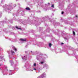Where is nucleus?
Segmentation results:
<instances>
[{"label":"nucleus","mask_w":78,"mask_h":78,"mask_svg":"<svg viewBox=\"0 0 78 78\" xmlns=\"http://www.w3.org/2000/svg\"><path fill=\"white\" fill-rule=\"evenodd\" d=\"M37 78H43V77H42V76H39V77H38Z\"/></svg>","instance_id":"obj_9"},{"label":"nucleus","mask_w":78,"mask_h":78,"mask_svg":"<svg viewBox=\"0 0 78 78\" xmlns=\"http://www.w3.org/2000/svg\"><path fill=\"white\" fill-rule=\"evenodd\" d=\"M22 59L25 60L27 59V56H24V57L22 58Z\"/></svg>","instance_id":"obj_3"},{"label":"nucleus","mask_w":78,"mask_h":78,"mask_svg":"<svg viewBox=\"0 0 78 78\" xmlns=\"http://www.w3.org/2000/svg\"><path fill=\"white\" fill-rule=\"evenodd\" d=\"M13 64H14V63H12V65H13Z\"/></svg>","instance_id":"obj_19"},{"label":"nucleus","mask_w":78,"mask_h":78,"mask_svg":"<svg viewBox=\"0 0 78 78\" xmlns=\"http://www.w3.org/2000/svg\"><path fill=\"white\" fill-rule=\"evenodd\" d=\"M61 44H64V43H62Z\"/></svg>","instance_id":"obj_18"},{"label":"nucleus","mask_w":78,"mask_h":78,"mask_svg":"<svg viewBox=\"0 0 78 78\" xmlns=\"http://www.w3.org/2000/svg\"><path fill=\"white\" fill-rule=\"evenodd\" d=\"M34 70H36V68H34Z\"/></svg>","instance_id":"obj_17"},{"label":"nucleus","mask_w":78,"mask_h":78,"mask_svg":"<svg viewBox=\"0 0 78 78\" xmlns=\"http://www.w3.org/2000/svg\"><path fill=\"white\" fill-rule=\"evenodd\" d=\"M16 28L17 29V30H21V28H18L17 27H16Z\"/></svg>","instance_id":"obj_4"},{"label":"nucleus","mask_w":78,"mask_h":78,"mask_svg":"<svg viewBox=\"0 0 78 78\" xmlns=\"http://www.w3.org/2000/svg\"><path fill=\"white\" fill-rule=\"evenodd\" d=\"M62 14H64V12H62Z\"/></svg>","instance_id":"obj_13"},{"label":"nucleus","mask_w":78,"mask_h":78,"mask_svg":"<svg viewBox=\"0 0 78 78\" xmlns=\"http://www.w3.org/2000/svg\"><path fill=\"white\" fill-rule=\"evenodd\" d=\"M0 70H1V68H0Z\"/></svg>","instance_id":"obj_21"},{"label":"nucleus","mask_w":78,"mask_h":78,"mask_svg":"<svg viewBox=\"0 0 78 78\" xmlns=\"http://www.w3.org/2000/svg\"><path fill=\"white\" fill-rule=\"evenodd\" d=\"M2 64H0V66H2Z\"/></svg>","instance_id":"obj_16"},{"label":"nucleus","mask_w":78,"mask_h":78,"mask_svg":"<svg viewBox=\"0 0 78 78\" xmlns=\"http://www.w3.org/2000/svg\"><path fill=\"white\" fill-rule=\"evenodd\" d=\"M26 9H27V10H30V9L29 7L26 8Z\"/></svg>","instance_id":"obj_6"},{"label":"nucleus","mask_w":78,"mask_h":78,"mask_svg":"<svg viewBox=\"0 0 78 78\" xmlns=\"http://www.w3.org/2000/svg\"><path fill=\"white\" fill-rule=\"evenodd\" d=\"M11 55H13L15 53V52H14L13 51H12V50H11Z\"/></svg>","instance_id":"obj_2"},{"label":"nucleus","mask_w":78,"mask_h":78,"mask_svg":"<svg viewBox=\"0 0 78 78\" xmlns=\"http://www.w3.org/2000/svg\"><path fill=\"white\" fill-rule=\"evenodd\" d=\"M31 52H32V51H31Z\"/></svg>","instance_id":"obj_22"},{"label":"nucleus","mask_w":78,"mask_h":78,"mask_svg":"<svg viewBox=\"0 0 78 78\" xmlns=\"http://www.w3.org/2000/svg\"><path fill=\"white\" fill-rule=\"evenodd\" d=\"M51 7H52V8H54L55 7H54V5H52Z\"/></svg>","instance_id":"obj_10"},{"label":"nucleus","mask_w":78,"mask_h":78,"mask_svg":"<svg viewBox=\"0 0 78 78\" xmlns=\"http://www.w3.org/2000/svg\"><path fill=\"white\" fill-rule=\"evenodd\" d=\"M14 50H15V51H17V49L16 48H14Z\"/></svg>","instance_id":"obj_7"},{"label":"nucleus","mask_w":78,"mask_h":78,"mask_svg":"<svg viewBox=\"0 0 78 78\" xmlns=\"http://www.w3.org/2000/svg\"><path fill=\"white\" fill-rule=\"evenodd\" d=\"M43 63H44L43 62H41V64H43Z\"/></svg>","instance_id":"obj_14"},{"label":"nucleus","mask_w":78,"mask_h":78,"mask_svg":"<svg viewBox=\"0 0 78 78\" xmlns=\"http://www.w3.org/2000/svg\"><path fill=\"white\" fill-rule=\"evenodd\" d=\"M51 45H52V44H51V43H49V47H51Z\"/></svg>","instance_id":"obj_5"},{"label":"nucleus","mask_w":78,"mask_h":78,"mask_svg":"<svg viewBox=\"0 0 78 78\" xmlns=\"http://www.w3.org/2000/svg\"><path fill=\"white\" fill-rule=\"evenodd\" d=\"M34 66H36V64L34 63Z\"/></svg>","instance_id":"obj_11"},{"label":"nucleus","mask_w":78,"mask_h":78,"mask_svg":"<svg viewBox=\"0 0 78 78\" xmlns=\"http://www.w3.org/2000/svg\"><path fill=\"white\" fill-rule=\"evenodd\" d=\"M78 17V16L77 15H76V17Z\"/></svg>","instance_id":"obj_15"},{"label":"nucleus","mask_w":78,"mask_h":78,"mask_svg":"<svg viewBox=\"0 0 78 78\" xmlns=\"http://www.w3.org/2000/svg\"><path fill=\"white\" fill-rule=\"evenodd\" d=\"M73 35H75V31H73Z\"/></svg>","instance_id":"obj_8"},{"label":"nucleus","mask_w":78,"mask_h":78,"mask_svg":"<svg viewBox=\"0 0 78 78\" xmlns=\"http://www.w3.org/2000/svg\"><path fill=\"white\" fill-rule=\"evenodd\" d=\"M20 41H27L26 39H20Z\"/></svg>","instance_id":"obj_1"},{"label":"nucleus","mask_w":78,"mask_h":78,"mask_svg":"<svg viewBox=\"0 0 78 78\" xmlns=\"http://www.w3.org/2000/svg\"><path fill=\"white\" fill-rule=\"evenodd\" d=\"M44 75H45L44 74H43L41 75H42V76H44Z\"/></svg>","instance_id":"obj_12"},{"label":"nucleus","mask_w":78,"mask_h":78,"mask_svg":"<svg viewBox=\"0 0 78 78\" xmlns=\"http://www.w3.org/2000/svg\"><path fill=\"white\" fill-rule=\"evenodd\" d=\"M48 4L49 5H50V3L48 2Z\"/></svg>","instance_id":"obj_20"}]
</instances>
